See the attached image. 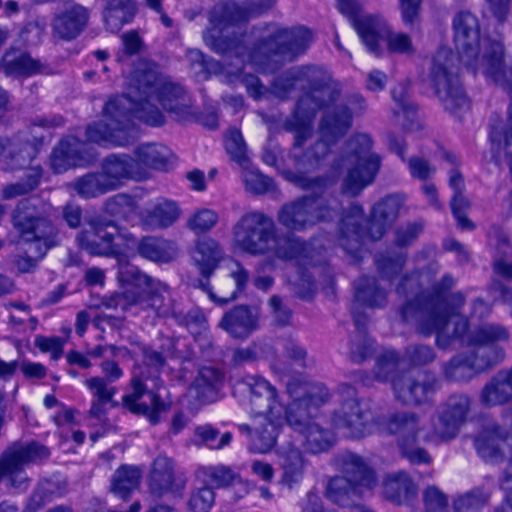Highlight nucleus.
<instances>
[{"label":"nucleus","instance_id":"1","mask_svg":"<svg viewBox=\"0 0 512 512\" xmlns=\"http://www.w3.org/2000/svg\"><path fill=\"white\" fill-rule=\"evenodd\" d=\"M127 95L110 99L103 119L87 128L88 141L102 146H124L136 135L134 119L150 126L164 123L162 111L173 113L183 120L188 109L183 89L160 75L156 66L141 60L129 78Z\"/></svg>","mask_w":512,"mask_h":512},{"label":"nucleus","instance_id":"2","mask_svg":"<svg viewBox=\"0 0 512 512\" xmlns=\"http://www.w3.org/2000/svg\"><path fill=\"white\" fill-rule=\"evenodd\" d=\"M251 405L256 415L251 434V449L266 453L275 444L278 432L284 427L298 434L297 442L307 451L318 453L333 442V435L309 421L312 413L324 402L327 393L323 387L307 383L289 382L287 393L292 402L285 407L278 399L275 389L264 378L249 383Z\"/></svg>","mask_w":512,"mask_h":512},{"label":"nucleus","instance_id":"3","mask_svg":"<svg viewBox=\"0 0 512 512\" xmlns=\"http://www.w3.org/2000/svg\"><path fill=\"white\" fill-rule=\"evenodd\" d=\"M454 42L457 60L474 74L506 86L512 81V67L507 63L499 41L480 38L477 18L469 12H460L454 22Z\"/></svg>","mask_w":512,"mask_h":512},{"label":"nucleus","instance_id":"4","mask_svg":"<svg viewBox=\"0 0 512 512\" xmlns=\"http://www.w3.org/2000/svg\"><path fill=\"white\" fill-rule=\"evenodd\" d=\"M90 227L91 231L81 234L78 242L92 255L115 257L119 263L136 254L156 263H168L177 256V248L171 241L157 237H144L137 241L120 232L112 222H93Z\"/></svg>","mask_w":512,"mask_h":512},{"label":"nucleus","instance_id":"5","mask_svg":"<svg viewBox=\"0 0 512 512\" xmlns=\"http://www.w3.org/2000/svg\"><path fill=\"white\" fill-rule=\"evenodd\" d=\"M233 245L235 249L250 254L275 250L276 255L283 259L297 258L302 254L306 257L308 253L307 245L298 239H276L272 220L257 212L244 215L235 225Z\"/></svg>","mask_w":512,"mask_h":512},{"label":"nucleus","instance_id":"6","mask_svg":"<svg viewBox=\"0 0 512 512\" xmlns=\"http://www.w3.org/2000/svg\"><path fill=\"white\" fill-rule=\"evenodd\" d=\"M121 292L116 295L115 307L127 310L134 304L143 305L142 296L148 297L151 306L159 316H168L166 302L170 301L168 286L140 272L135 266H121L118 273Z\"/></svg>","mask_w":512,"mask_h":512},{"label":"nucleus","instance_id":"7","mask_svg":"<svg viewBox=\"0 0 512 512\" xmlns=\"http://www.w3.org/2000/svg\"><path fill=\"white\" fill-rule=\"evenodd\" d=\"M469 408V399L466 396L451 397L447 405L442 409L439 423L434 432H424L419 428V421L414 416H397L390 423L391 433L401 434L403 438L425 441H441L454 437L463 422Z\"/></svg>","mask_w":512,"mask_h":512},{"label":"nucleus","instance_id":"8","mask_svg":"<svg viewBox=\"0 0 512 512\" xmlns=\"http://www.w3.org/2000/svg\"><path fill=\"white\" fill-rule=\"evenodd\" d=\"M508 338L507 331L500 326L485 324L472 334H466V344L476 348V355L464 361L452 363L451 377L461 379L488 369L503 358V352L493 344Z\"/></svg>","mask_w":512,"mask_h":512},{"label":"nucleus","instance_id":"9","mask_svg":"<svg viewBox=\"0 0 512 512\" xmlns=\"http://www.w3.org/2000/svg\"><path fill=\"white\" fill-rule=\"evenodd\" d=\"M402 203L403 201L400 196H388L374 206L370 220L363 217L360 207L352 206L350 211L345 213L340 221L341 245L345 249H349L345 243L346 240L349 241L351 239L359 243L366 233L372 239L379 238L382 235L384 224L396 218Z\"/></svg>","mask_w":512,"mask_h":512},{"label":"nucleus","instance_id":"10","mask_svg":"<svg viewBox=\"0 0 512 512\" xmlns=\"http://www.w3.org/2000/svg\"><path fill=\"white\" fill-rule=\"evenodd\" d=\"M13 223L20 232L21 238L30 242L26 250L29 258L28 266H22L19 263V268L27 271L56 244L55 229L46 219L38 217L35 207L29 205L28 200L21 202L18 206L13 215Z\"/></svg>","mask_w":512,"mask_h":512},{"label":"nucleus","instance_id":"11","mask_svg":"<svg viewBox=\"0 0 512 512\" xmlns=\"http://www.w3.org/2000/svg\"><path fill=\"white\" fill-rule=\"evenodd\" d=\"M371 145L366 134H358L349 141V153L343 160L348 169L343 184L345 194L356 195L373 181L380 159L370 152Z\"/></svg>","mask_w":512,"mask_h":512},{"label":"nucleus","instance_id":"12","mask_svg":"<svg viewBox=\"0 0 512 512\" xmlns=\"http://www.w3.org/2000/svg\"><path fill=\"white\" fill-rule=\"evenodd\" d=\"M344 470L348 478L335 477L327 488V498L341 506L348 505L356 494H369L375 484L373 471L356 455H347Z\"/></svg>","mask_w":512,"mask_h":512},{"label":"nucleus","instance_id":"13","mask_svg":"<svg viewBox=\"0 0 512 512\" xmlns=\"http://www.w3.org/2000/svg\"><path fill=\"white\" fill-rule=\"evenodd\" d=\"M453 60L454 57L447 49L439 50L433 58L428 81L445 108L457 113L458 110L468 108L469 103L458 79L453 75Z\"/></svg>","mask_w":512,"mask_h":512},{"label":"nucleus","instance_id":"14","mask_svg":"<svg viewBox=\"0 0 512 512\" xmlns=\"http://www.w3.org/2000/svg\"><path fill=\"white\" fill-rule=\"evenodd\" d=\"M358 35L367 49L379 55L380 43H385L390 53L413 55L417 46L410 34L402 31L390 30L381 17L365 18L358 24Z\"/></svg>","mask_w":512,"mask_h":512},{"label":"nucleus","instance_id":"15","mask_svg":"<svg viewBox=\"0 0 512 512\" xmlns=\"http://www.w3.org/2000/svg\"><path fill=\"white\" fill-rule=\"evenodd\" d=\"M271 35L265 38L260 45L248 55L241 54L247 65L257 66L259 70L265 71L262 67V58H267L266 53L281 54L285 58H292L301 53L311 40V33L305 28H297L295 30H279L271 27Z\"/></svg>","mask_w":512,"mask_h":512},{"label":"nucleus","instance_id":"16","mask_svg":"<svg viewBox=\"0 0 512 512\" xmlns=\"http://www.w3.org/2000/svg\"><path fill=\"white\" fill-rule=\"evenodd\" d=\"M252 13V10L240 7L234 2L217 5L211 12V27L203 36L206 45L218 53H225L232 49L238 51V46L234 41L228 40L229 30L236 24L247 20Z\"/></svg>","mask_w":512,"mask_h":512},{"label":"nucleus","instance_id":"17","mask_svg":"<svg viewBox=\"0 0 512 512\" xmlns=\"http://www.w3.org/2000/svg\"><path fill=\"white\" fill-rule=\"evenodd\" d=\"M48 456V449L39 444H14L0 457V479L5 477L11 486L17 489H25L27 477L24 467Z\"/></svg>","mask_w":512,"mask_h":512},{"label":"nucleus","instance_id":"18","mask_svg":"<svg viewBox=\"0 0 512 512\" xmlns=\"http://www.w3.org/2000/svg\"><path fill=\"white\" fill-rule=\"evenodd\" d=\"M462 300L461 294L453 295L448 307L437 310L430 317L431 330L428 333L436 332L437 343L441 347H446L450 339H459L466 344L467 322L455 313Z\"/></svg>","mask_w":512,"mask_h":512},{"label":"nucleus","instance_id":"19","mask_svg":"<svg viewBox=\"0 0 512 512\" xmlns=\"http://www.w3.org/2000/svg\"><path fill=\"white\" fill-rule=\"evenodd\" d=\"M327 209V202L323 198L304 197L300 201L284 206L279 214V221L289 229L301 230L324 220L326 216L322 211Z\"/></svg>","mask_w":512,"mask_h":512},{"label":"nucleus","instance_id":"20","mask_svg":"<svg viewBox=\"0 0 512 512\" xmlns=\"http://www.w3.org/2000/svg\"><path fill=\"white\" fill-rule=\"evenodd\" d=\"M86 144L74 137H67L59 143L51 156V167L56 173H62L73 166H82L92 160Z\"/></svg>","mask_w":512,"mask_h":512},{"label":"nucleus","instance_id":"21","mask_svg":"<svg viewBox=\"0 0 512 512\" xmlns=\"http://www.w3.org/2000/svg\"><path fill=\"white\" fill-rule=\"evenodd\" d=\"M88 22V11L85 7L66 2L57 13L53 30L57 37L71 40L77 37Z\"/></svg>","mask_w":512,"mask_h":512},{"label":"nucleus","instance_id":"22","mask_svg":"<svg viewBox=\"0 0 512 512\" xmlns=\"http://www.w3.org/2000/svg\"><path fill=\"white\" fill-rule=\"evenodd\" d=\"M133 392L123 397L124 405L134 413H142L148 415L150 421H157V414L164 410L165 403L161 400L160 395L154 392H146L143 385V379L134 376L132 380Z\"/></svg>","mask_w":512,"mask_h":512},{"label":"nucleus","instance_id":"23","mask_svg":"<svg viewBox=\"0 0 512 512\" xmlns=\"http://www.w3.org/2000/svg\"><path fill=\"white\" fill-rule=\"evenodd\" d=\"M102 175L105 181L113 183V189H116L127 179L139 181L147 178L146 170L140 168L136 160L126 155H113L107 158Z\"/></svg>","mask_w":512,"mask_h":512},{"label":"nucleus","instance_id":"24","mask_svg":"<svg viewBox=\"0 0 512 512\" xmlns=\"http://www.w3.org/2000/svg\"><path fill=\"white\" fill-rule=\"evenodd\" d=\"M180 214L181 211L176 202L158 198L148 204L141 213L140 221L147 229H164L173 225Z\"/></svg>","mask_w":512,"mask_h":512},{"label":"nucleus","instance_id":"25","mask_svg":"<svg viewBox=\"0 0 512 512\" xmlns=\"http://www.w3.org/2000/svg\"><path fill=\"white\" fill-rule=\"evenodd\" d=\"M221 374L212 367L202 368L186 395L192 408L216 400Z\"/></svg>","mask_w":512,"mask_h":512},{"label":"nucleus","instance_id":"26","mask_svg":"<svg viewBox=\"0 0 512 512\" xmlns=\"http://www.w3.org/2000/svg\"><path fill=\"white\" fill-rule=\"evenodd\" d=\"M369 415L360 413L359 403L351 400L344 404L343 415H337L334 425L346 437L359 438L372 432Z\"/></svg>","mask_w":512,"mask_h":512},{"label":"nucleus","instance_id":"27","mask_svg":"<svg viewBox=\"0 0 512 512\" xmlns=\"http://www.w3.org/2000/svg\"><path fill=\"white\" fill-rule=\"evenodd\" d=\"M351 116L346 108H340L331 116L327 114L320 126L321 140L316 145V150L325 154L328 144L334 142L342 135L350 125Z\"/></svg>","mask_w":512,"mask_h":512},{"label":"nucleus","instance_id":"28","mask_svg":"<svg viewBox=\"0 0 512 512\" xmlns=\"http://www.w3.org/2000/svg\"><path fill=\"white\" fill-rule=\"evenodd\" d=\"M257 319V311L237 307L224 316L221 327L234 337H244L256 328Z\"/></svg>","mask_w":512,"mask_h":512},{"label":"nucleus","instance_id":"29","mask_svg":"<svg viewBox=\"0 0 512 512\" xmlns=\"http://www.w3.org/2000/svg\"><path fill=\"white\" fill-rule=\"evenodd\" d=\"M137 160L140 168L143 166L157 170L167 169L173 161L171 150L162 144L149 143L138 147L136 151Z\"/></svg>","mask_w":512,"mask_h":512},{"label":"nucleus","instance_id":"30","mask_svg":"<svg viewBox=\"0 0 512 512\" xmlns=\"http://www.w3.org/2000/svg\"><path fill=\"white\" fill-rule=\"evenodd\" d=\"M512 398V369L500 371L482 391L481 399L489 406L503 404Z\"/></svg>","mask_w":512,"mask_h":512},{"label":"nucleus","instance_id":"31","mask_svg":"<svg viewBox=\"0 0 512 512\" xmlns=\"http://www.w3.org/2000/svg\"><path fill=\"white\" fill-rule=\"evenodd\" d=\"M135 11L133 0H108L103 15L104 22L111 32H116L133 18Z\"/></svg>","mask_w":512,"mask_h":512},{"label":"nucleus","instance_id":"32","mask_svg":"<svg viewBox=\"0 0 512 512\" xmlns=\"http://www.w3.org/2000/svg\"><path fill=\"white\" fill-rule=\"evenodd\" d=\"M405 386L407 387H404L402 380H397L393 383L397 396L408 404H417L425 401L432 391L428 377L424 374H420L416 382L405 380Z\"/></svg>","mask_w":512,"mask_h":512},{"label":"nucleus","instance_id":"33","mask_svg":"<svg viewBox=\"0 0 512 512\" xmlns=\"http://www.w3.org/2000/svg\"><path fill=\"white\" fill-rule=\"evenodd\" d=\"M173 482V464L166 456H158L152 466L149 478L151 492L162 495L170 491Z\"/></svg>","mask_w":512,"mask_h":512},{"label":"nucleus","instance_id":"34","mask_svg":"<svg viewBox=\"0 0 512 512\" xmlns=\"http://www.w3.org/2000/svg\"><path fill=\"white\" fill-rule=\"evenodd\" d=\"M508 439H501L497 429L487 430L475 440V447L478 454L485 461H497L504 448L509 444Z\"/></svg>","mask_w":512,"mask_h":512},{"label":"nucleus","instance_id":"35","mask_svg":"<svg viewBox=\"0 0 512 512\" xmlns=\"http://www.w3.org/2000/svg\"><path fill=\"white\" fill-rule=\"evenodd\" d=\"M141 471L138 467L123 465L112 478L111 490L120 498L128 497L139 486Z\"/></svg>","mask_w":512,"mask_h":512},{"label":"nucleus","instance_id":"36","mask_svg":"<svg viewBox=\"0 0 512 512\" xmlns=\"http://www.w3.org/2000/svg\"><path fill=\"white\" fill-rule=\"evenodd\" d=\"M280 458L283 468V481L289 486L298 483L302 478L304 460L296 444L288 449H283Z\"/></svg>","mask_w":512,"mask_h":512},{"label":"nucleus","instance_id":"37","mask_svg":"<svg viewBox=\"0 0 512 512\" xmlns=\"http://www.w3.org/2000/svg\"><path fill=\"white\" fill-rule=\"evenodd\" d=\"M2 66L7 74L24 76L36 73L39 63L20 51H9L2 59Z\"/></svg>","mask_w":512,"mask_h":512},{"label":"nucleus","instance_id":"38","mask_svg":"<svg viewBox=\"0 0 512 512\" xmlns=\"http://www.w3.org/2000/svg\"><path fill=\"white\" fill-rule=\"evenodd\" d=\"M221 257L218 244L212 239L198 242L193 253L194 261L199 265L203 275H209Z\"/></svg>","mask_w":512,"mask_h":512},{"label":"nucleus","instance_id":"39","mask_svg":"<svg viewBox=\"0 0 512 512\" xmlns=\"http://www.w3.org/2000/svg\"><path fill=\"white\" fill-rule=\"evenodd\" d=\"M412 483L403 472L389 474L382 483L381 490L385 497L400 501L402 496L409 493Z\"/></svg>","mask_w":512,"mask_h":512},{"label":"nucleus","instance_id":"40","mask_svg":"<svg viewBox=\"0 0 512 512\" xmlns=\"http://www.w3.org/2000/svg\"><path fill=\"white\" fill-rule=\"evenodd\" d=\"M449 184L451 188L455 191V195L453 196L451 207L453 214L458 222V225L462 229H471L473 227L472 223L465 217L463 209L467 206V201L464 197H462L460 193V189L462 187V177L457 171H453L449 177Z\"/></svg>","mask_w":512,"mask_h":512},{"label":"nucleus","instance_id":"41","mask_svg":"<svg viewBox=\"0 0 512 512\" xmlns=\"http://www.w3.org/2000/svg\"><path fill=\"white\" fill-rule=\"evenodd\" d=\"M75 189L83 197H95L113 190V183L105 181L102 173L90 174L78 180Z\"/></svg>","mask_w":512,"mask_h":512},{"label":"nucleus","instance_id":"42","mask_svg":"<svg viewBox=\"0 0 512 512\" xmlns=\"http://www.w3.org/2000/svg\"><path fill=\"white\" fill-rule=\"evenodd\" d=\"M86 386L90 392L97 398L91 407V414L95 417H100L102 413V406L110 403L114 395V389L109 388L105 381L99 377H93L86 381Z\"/></svg>","mask_w":512,"mask_h":512},{"label":"nucleus","instance_id":"43","mask_svg":"<svg viewBox=\"0 0 512 512\" xmlns=\"http://www.w3.org/2000/svg\"><path fill=\"white\" fill-rule=\"evenodd\" d=\"M33 150L31 145H25L17 154H12L11 149L7 150L6 141L0 139V162H3L4 169L24 167L31 161L30 153Z\"/></svg>","mask_w":512,"mask_h":512},{"label":"nucleus","instance_id":"44","mask_svg":"<svg viewBox=\"0 0 512 512\" xmlns=\"http://www.w3.org/2000/svg\"><path fill=\"white\" fill-rule=\"evenodd\" d=\"M218 215L214 210L202 208L195 211L188 220V227L195 233H203L215 226Z\"/></svg>","mask_w":512,"mask_h":512},{"label":"nucleus","instance_id":"45","mask_svg":"<svg viewBox=\"0 0 512 512\" xmlns=\"http://www.w3.org/2000/svg\"><path fill=\"white\" fill-rule=\"evenodd\" d=\"M225 147L233 160L242 166L246 165L248 159L247 150L239 130L232 129L228 132L225 140Z\"/></svg>","mask_w":512,"mask_h":512},{"label":"nucleus","instance_id":"46","mask_svg":"<svg viewBox=\"0 0 512 512\" xmlns=\"http://www.w3.org/2000/svg\"><path fill=\"white\" fill-rule=\"evenodd\" d=\"M491 140L493 146L497 150V160H501L503 154L512 170V107L509 111V124L507 130L504 133L503 143L501 139H497L494 132L491 134Z\"/></svg>","mask_w":512,"mask_h":512},{"label":"nucleus","instance_id":"47","mask_svg":"<svg viewBox=\"0 0 512 512\" xmlns=\"http://www.w3.org/2000/svg\"><path fill=\"white\" fill-rule=\"evenodd\" d=\"M214 503V493L209 487L198 488L190 496L188 505L192 512H209Z\"/></svg>","mask_w":512,"mask_h":512},{"label":"nucleus","instance_id":"48","mask_svg":"<svg viewBox=\"0 0 512 512\" xmlns=\"http://www.w3.org/2000/svg\"><path fill=\"white\" fill-rule=\"evenodd\" d=\"M197 435L202 441L211 449H221L229 444L231 441V434L226 432L219 437L218 432L211 426L198 427L196 430Z\"/></svg>","mask_w":512,"mask_h":512},{"label":"nucleus","instance_id":"49","mask_svg":"<svg viewBox=\"0 0 512 512\" xmlns=\"http://www.w3.org/2000/svg\"><path fill=\"white\" fill-rule=\"evenodd\" d=\"M207 482L214 487H224L236 479L234 473L227 467L214 466L204 470Z\"/></svg>","mask_w":512,"mask_h":512},{"label":"nucleus","instance_id":"50","mask_svg":"<svg viewBox=\"0 0 512 512\" xmlns=\"http://www.w3.org/2000/svg\"><path fill=\"white\" fill-rule=\"evenodd\" d=\"M243 180L246 187L256 193H262L269 189L271 186V179L261 174L255 168H248L245 166Z\"/></svg>","mask_w":512,"mask_h":512},{"label":"nucleus","instance_id":"51","mask_svg":"<svg viewBox=\"0 0 512 512\" xmlns=\"http://www.w3.org/2000/svg\"><path fill=\"white\" fill-rule=\"evenodd\" d=\"M35 345L42 352L50 353L53 359H58L63 353L64 340L57 336H38Z\"/></svg>","mask_w":512,"mask_h":512},{"label":"nucleus","instance_id":"52","mask_svg":"<svg viewBox=\"0 0 512 512\" xmlns=\"http://www.w3.org/2000/svg\"><path fill=\"white\" fill-rule=\"evenodd\" d=\"M338 10L345 17L353 21L354 27L358 32V24L365 18L376 17L375 15H362L355 0H338Z\"/></svg>","mask_w":512,"mask_h":512},{"label":"nucleus","instance_id":"53","mask_svg":"<svg viewBox=\"0 0 512 512\" xmlns=\"http://www.w3.org/2000/svg\"><path fill=\"white\" fill-rule=\"evenodd\" d=\"M134 209V199L125 194L114 196L107 202V210L111 214L125 215Z\"/></svg>","mask_w":512,"mask_h":512},{"label":"nucleus","instance_id":"54","mask_svg":"<svg viewBox=\"0 0 512 512\" xmlns=\"http://www.w3.org/2000/svg\"><path fill=\"white\" fill-rule=\"evenodd\" d=\"M122 45V52L118 55V61L120 62L124 61L125 56L133 55L140 49L141 40L136 32L131 31L123 34Z\"/></svg>","mask_w":512,"mask_h":512},{"label":"nucleus","instance_id":"55","mask_svg":"<svg viewBox=\"0 0 512 512\" xmlns=\"http://www.w3.org/2000/svg\"><path fill=\"white\" fill-rule=\"evenodd\" d=\"M422 0H400L401 16L405 24H412L420 13Z\"/></svg>","mask_w":512,"mask_h":512},{"label":"nucleus","instance_id":"56","mask_svg":"<svg viewBox=\"0 0 512 512\" xmlns=\"http://www.w3.org/2000/svg\"><path fill=\"white\" fill-rule=\"evenodd\" d=\"M483 501L474 495H465L455 502L456 512H479Z\"/></svg>","mask_w":512,"mask_h":512},{"label":"nucleus","instance_id":"57","mask_svg":"<svg viewBox=\"0 0 512 512\" xmlns=\"http://www.w3.org/2000/svg\"><path fill=\"white\" fill-rule=\"evenodd\" d=\"M235 79H239L246 86L247 92L254 98H258L262 95L263 87L260 85L257 77L252 74H243L237 72L234 74Z\"/></svg>","mask_w":512,"mask_h":512},{"label":"nucleus","instance_id":"58","mask_svg":"<svg viewBox=\"0 0 512 512\" xmlns=\"http://www.w3.org/2000/svg\"><path fill=\"white\" fill-rule=\"evenodd\" d=\"M137 349L141 351L145 365L152 366L156 371H165V364L160 354L146 347H138Z\"/></svg>","mask_w":512,"mask_h":512},{"label":"nucleus","instance_id":"59","mask_svg":"<svg viewBox=\"0 0 512 512\" xmlns=\"http://www.w3.org/2000/svg\"><path fill=\"white\" fill-rule=\"evenodd\" d=\"M37 184H38V175L34 176L31 179V181L28 183L27 186L20 185V184L9 185L3 190V198L10 199V198L16 197L18 195L24 194L27 191L33 189Z\"/></svg>","mask_w":512,"mask_h":512},{"label":"nucleus","instance_id":"60","mask_svg":"<svg viewBox=\"0 0 512 512\" xmlns=\"http://www.w3.org/2000/svg\"><path fill=\"white\" fill-rule=\"evenodd\" d=\"M425 503L429 509L442 508L446 504L444 495L435 487H430L425 491Z\"/></svg>","mask_w":512,"mask_h":512},{"label":"nucleus","instance_id":"61","mask_svg":"<svg viewBox=\"0 0 512 512\" xmlns=\"http://www.w3.org/2000/svg\"><path fill=\"white\" fill-rule=\"evenodd\" d=\"M19 368L25 376L31 378H42L46 374L45 367L40 363L24 361L19 365Z\"/></svg>","mask_w":512,"mask_h":512},{"label":"nucleus","instance_id":"62","mask_svg":"<svg viewBox=\"0 0 512 512\" xmlns=\"http://www.w3.org/2000/svg\"><path fill=\"white\" fill-rule=\"evenodd\" d=\"M409 168L411 174L420 179L427 178L432 172L429 165L424 160L418 158H414L410 161Z\"/></svg>","mask_w":512,"mask_h":512},{"label":"nucleus","instance_id":"63","mask_svg":"<svg viewBox=\"0 0 512 512\" xmlns=\"http://www.w3.org/2000/svg\"><path fill=\"white\" fill-rule=\"evenodd\" d=\"M270 306L275 314L276 321L281 325L286 324L290 318V312L281 306L279 298L272 297Z\"/></svg>","mask_w":512,"mask_h":512},{"label":"nucleus","instance_id":"64","mask_svg":"<svg viewBox=\"0 0 512 512\" xmlns=\"http://www.w3.org/2000/svg\"><path fill=\"white\" fill-rule=\"evenodd\" d=\"M252 471L264 481H270L274 474L272 466L269 463L262 461H255L252 464Z\"/></svg>","mask_w":512,"mask_h":512}]
</instances>
